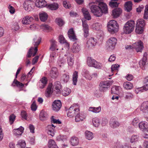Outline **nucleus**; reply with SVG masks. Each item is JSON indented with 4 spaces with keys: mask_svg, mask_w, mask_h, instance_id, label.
<instances>
[{
    "mask_svg": "<svg viewBox=\"0 0 148 148\" xmlns=\"http://www.w3.org/2000/svg\"><path fill=\"white\" fill-rule=\"evenodd\" d=\"M48 146L49 148H58L54 140L50 139L49 140Z\"/></svg>",
    "mask_w": 148,
    "mask_h": 148,
    "instance_id": "39",
    "label": "nucleus"
},
{
    "mask_svg": "<svg viewBox=\"0 0 148 148\" xmlns=\"http://www.w3.org/2000/svg\"><path fill=\"white\" fill-rule=\"evenodd\" d=\"M47 114L46 112L42 110L40 114V119L41 121L46 120L47 118Z\"/></svg>",
    "mask_w": 148,
    "mask_h": 148,
    "instance_id": "42",
    "label": "nucleus"
},
{
    "mask_svg": "<svg viewBox=\"0 0 148 148\" xmlns=\"http://www.w3.org/2000/svg\"><path fill=\"white\" fill-rule=\"evenodd\" d=\"M85 115L84 113H81L79 114L77 113L75 117V121L76 122L82 121L85 118Z\"/></svg>",
    "mask_w": 148,
    "mask_h": 148,
    "instance_id": "33",
    "label": "nucleus"
},
{
    "mask_svg": "<svg viewBox=\"0 0 148 148\" xmlns=\"http://www.w3.org/2000/svg\"><path fill=\"white\" fill-rule=\"evenodd\" d=\"M107 27L108 31L111 34L116 33L119 30V25L117 22L114 20L110 21L108 23Z\"/></svg>",
    "mask_w": 148,
    "mask_h": 148,
    "instance_id": "2",
    "label": "nucleus"
},
{
    "mask_svg": "<svg viewBox=\"0 0 148 148\" xmlns=\"http://www.w3.org/2000/svg\"><path fill=\"white\" fill-rule=\"evenodd\" d=\"M47 8L51 10H55L58 9V5L57 3H54L53 4H48L47 5Z\"/></svg>",
    "mask_w": 148,
    "mask_h": 148,
    "instance_id": "43",
    "label": "nucleus"
},
{
    "mask_svg": "<svg viewBox=\"0 0 148 148\" xmlns=\"http://www.w3.org/2000/svg\"><path fill=\"white\" fill-rule=\"evenodd\" d=\"M110 125L111 127L114 128L119 127L120 123L118 121L117 118L112 117L110 120Z\"/></svg>",
    "mask_w": 148,
    "mask_h": 148,
    "instance_id": "17",
    "label": "nucleus"
},
{
    "mask_svg": "<svg viewBox=\"0 0 148 148\" xmlns=\"http://www.w3.org/2000/svg\"><path fill=\"white\" fill-rule=\"evenodd\" d=\"M35 5L37 7L41 8L45 7L47 5V3L45 0H36Z\"/></svg>",
    "mask_w": 148,
    "mask_h": 148,
    "instance_id": "20",
    "label": "nucleus"
},
{
    "mask_svg": "<svg viewBox=\"0 0 148 148\" xmlns=\"http://www.w3.org/2000/svg\"><path fill=\"white\" fill-rule=\"evenodd\" d=\"M57 71L56 68H52L49 73L50 76L52 78H55L57 77Z\"/></svg>",
    "mask_w": 148,
    "mask_h": 148,
    "instance_id": "40",
    "label": "nucleus"
},
{
    "mask_svg": "<svg viewBox=\"0 0 148 148\" xmlns=\"http://www.w3.org/2000/svg\"><path fill=\"white\" fill-rule=\"evenodd\" d=\"M123 95L124 98L126 99H130L134 97V95L131 92H125Z\"/></svg>",
    "mask_w": 148,
    "mask_h": 148,
    "instance_id": "55",
    "label": "nucleus"
},
{
    "mask_svg": "<svg viewBox=\"0 0 148 148\" xmlns=\"http://www.w3.org/2000/svg\"><path fill=\"white\" fill-rule=\"evenodd\" d=\"M58 57V55L54 51H52L50 55V61L51 62H54V60Z\"/></svg>",
    "mask_w": 148,
    "mask_h": 148,
    "instance_id": "46",
    "label": "nucleus"
},
{
    "mask_svg": "<svg viewBox=\"0 0 148 148\" xmlns=\"http://www.w3.org/2000/svg\"><path fill=\"white\" fill-rule=\"evenodd\" d=\"M56 23L60 26H62L64 24L63 20L61 18H57L56 20Z\"/></svg>",
    "mask_w": 148,
    "mask_h": 148,
    "instance_id": "60",
    "label": "nucleus"
},
{
    "mask_svg": "<svg viewBox=\"0 0 148 148\" xmlns=\"http://www.w3.org/2000/svg\"><path fill=\"white\" fill-rule=\"evenodd\" d=\"M143 31V27H142L138 26L136 25L135 31L136 33L138 34H140L142 33Z\"/></svg>",
    "mask_w": 148,
    "mask_h": 148,
    "instance_id": "58",
    "label": "nucleus"
},
{
    "mask_svg": "<svg viewBox=\"0 0 148 148\" xmlns=\"http://www.w3.org/2000/svg\"><path fill=\"white\" fill-rule=\"evenodd\" d=\"M113 83V81L109 80L101 82L99 85L100 86V90L101 92L106 91Z\"/></svg>",
    "mask_w": 148,
    "mask_h": 148,
    "instance_id": "6",
    "label": "nucleus"
},
{
    "mask_svg": "<svg viewBox=\"0 0 148 148\" xmlns=\"http://www.w3.org/2000/svg\"><path fill=\"white\" fill-rule=\"evenodd\" d=\"M122 12V10L120 8H116L112 12V14L114 18L118 17Z\"/></svg>",
    "mask_w": 148,
    "mask_h": 148,
    "instance_id": "28",
    "label": "nucleus"
},
{
    "mask_svg": "<svg viewBox=\"0 0 148 148\" xmlns=\"http://www.w3.org/2000/svg\"><path fill=\"white\" fill-rule=\"evenodd\" d=\"M117 40L114 37L110 38L107 42V47L110 49L113 50L114 48L117 43Z\"/></svg>",
    "mask_w": 148,
    "mask_h": 148,
    "instance_id": "8",
    "label": "nucleus"
},
{
    "mask_svg": "<svg viewBox=\"0 0 148 148\" xmlns=\"http://www.w3.org/2000/svg\"><path fill=\"white\" fill-rule=\"evenodd\" d=\"M123 86L124 88L128 90L132 89L133 87L132 84L130 82H124Z\"/></svg>",
    "mask_w": 148,
    "mask_h": 148,
    "instance_id": "49",
    "label": "nucleus"
},
{
    "mask_svg": "<svg viewBox=\"0 0 148 148\" xmlns=\"http://www.w3.org/2000/svg\"><path fill=\"white\" fill-rule=\"evenodd\" d=\"M41 28L45 31L47 32L50 29V27L48 25L43 24L41 25Z\"/></svg>",
    "mask_w": 148,
    "mask_h": 148,
    "instance_id": "63",
    "label": "nucleus"
},
{
    "mask_svg": "<svg viewBox=\"0 0 148 148\" xmlns=\"http://www.w3.org/2000/svg\"><path fill=\"white\" fill-rule=\"evenodd\" d=\"M68 65L72 66L73 64V56L72 54H69L67 55Z\"/></svg>",
    "mask_w": 148,
    "mask_h": 148,
    "instance_id": "30",
    "label": "nucleus"
},
{
    "mask_svg": "<svg viewBox=\"0 0 148 148\" xmlns=\"http://www.w3.org/2000/svg\"><path fill=\"white\" fill-rule=\"evenodd\" d=\"M79 111L78 106L76 104L72 105L68 110L67 113L68 116L70 117L74 116L75 114H77Z\"/></svg>",
    "mask_w": 148,
    "mask_h": 148,
    "instance_id": "4",
    "label": "nucleus"
},
{
    "mask_svg": "<svg viewBox=\"0 0 148 148\" xmlns=\"http://www.w3.org/2000/svg\"><path fill=\"white\" fill-rule=\"evenodd\" d=\"M78 77V72L75 71L73 75V84L74 85H76L77 82Z\"/></svg>",
    "mask_w": 148,
    "mask_h": 148,
    "instance_id": "51",
    "label": "nucleus"
},
{
    "mask_svg": "<svg viewBox=\"0 0 148 148\" xmlns=\"http://www.w3.org/2000/svg\"><path fill=\"white\" fill-rule=\"evenodd\" d=\"M52 87L53 85L51 83H50L48 85L45 93V96L46 97H50L52 93L55 95H56L57 94L56 93V92L55 93H53V92L54 90H53V88L52 90Z\"/></svg>",
    "mask_w": 148,
    "mask_h": 148,
    "instance_id": "16",
    "label": "nucleus"
},
{
    "mask_svg": "<svg viewBox=\"0 0 148 148\" xmlns=\"http://www.w3.org/2000/svg\"><path fill=\"white\" fill-rule=\"evenodd\" d=\"M82 11L84 18L88 20H90L91 16L88 10L86 8H83Z\"/></svg>",
    "mask_w": 148,
    "mask_h": 148,
    "instance_id": "26",
    "label": "nucleus"
},
{
    "mask_svg": "<svg viewBox=\"0 0 148 148\" xmlns=\"http://www.w3.org/2000/svg\"><path fill=\"white\" fill-rule=\"evenodd\" d=\"M97 41L96 39L93 37L90 38L87 40L86 47L88 48H90L92 47L95 46Z\"/></svg>",
    "mask_w": 148,
    "mask_h": 148,
    "instance_id": "15",
    "label": "nucleus"
},
{
    "mask_svg": "<svg viewBox=\"0 0 148 148\" xmlns=\"http://www.w3.org/2000/svg\"><path fill=\"white\" fill-rule=\"evenodd\" d=\"M89 110L94 113H97L100 112L101 111V108L100 106L96 108L95 107H90L89 108Z\"/></svg>",
    "mask_w": 148,
    "mask_h": 148,
    "instance_id": "48",
    "label": "nucleus"
},
{
    "mask_svg": "<svg viewBox=\"0 0 148 148\" xmlns=\"http://www.w3.org/2000/svg\"><path fill=\"white\" fill-rule=\"evenodd\" d=\"M89 5L91 12L96 17H100L103 13H108L107 6L101 0H96L90 3Z\"/></svg>",
    "mask_w": 148,
    "mask_h": 148,
    "instance_id": "1",
    "label": "nucleus"
},
{
    "mask_svg": "<svg viewBox=\"0 0 148 148\" xmlns=\"http://www.w3.org/2000/svg\"><path fill=\"white\" fill-rule=\"evenodd\" d=\"M51 45L50 48L51 50L53 51L55 50L56 47V42L53 39L51 40Z\"/></svg>",
    "mask_w": 148,
    "mask_h": 148,
    "instance_id": "54",
    "label": "nucleus"
},
{
    "mask_svg": "<svg viewBox=\"0 0 148 148\" xmlns=\"http://www.w3.org/2000/svg\"><path fill=\"white\" fill-rule=\"evenodd\" d=\"M82 22L83 30L84 32V35L85 37H87L89 35L88 25L85 21L82 20Z\"/></svg>",
    "mask_w": 148,
    "mask_h": 148,
    "instance_id": "13",
    "label": "nucleus"
},
{
    "mask_svg": "<svg viewBox=\"0 0 148 148\" xmlns=\"http://www.w3.org/2000/svg\"><path fill=\"white\" fill-rule=\"evenodd\" d=\"M82 74L84 77L89 80H91L92 79V77L90 74L89 71L85 69L83 70Z\"/></svg>",
    "mask_w": 148,
    "mask_h": 148,
    "instance_id": "31",
    "label": "nucleus"
},
{
    "mask_svg": "<svg viewBox=\"0 0 148 148\" xmlns=\"http://www.w3.org/2000/svg\"><path fill=\"white\" fill-rule=\"evenodd\" d=\"M144 18L145 19L148 18V5H146L145 6Z\"/></svg>",
    "mask_w": 148,
    "mask_h": 148,
    "instance_id": "62",
    "label": "nucleus"
},
{
    "mask_svg": "<svg viewBox=\"0 0 148 148\" xmlns=\"http://www.w3.org/2000/svg\"><path fill=\"white\" fill-rule=\"evenodd\" d=\"M145 25V21L142 19H140L137 21L136 25L138 26L142 27H143Z\"/></svg>",
    "mask_w": 148,
    "mask_h": 148,
    "instance_id": "50",
    "label": "nucleus"
},
{
    "mask_svg": "<svg viewBox=\"0 0 148 148\" xmlns=\"http://www.w3.org/2000/svg\"><path fill=\"white\" fill-rule=\"evenodd\" d=\"M81 49L80 45L77 43H74L71 47V50L74 53H77L79 52Z\"/></svg>",
    "mask_w": 148,
    "mask_h": 148,
    "instance_id": "19",
    "label": "nucleus"
},
{
    "mask_svg": "<svg viewBox=\"0 0 148 148\" xmlns=\"http://www.w3.org/2000/svg\"><path fill=\"white\" fill-rule=\"evenodd\" d=\"M112 1L109 3V5L112 8L118 6L119 3L116 2V0H111Z\"/></svg>",
    "mask_w": 148,
    "mask_h": 148,
    "instance_id": "59",
    "label": "nucleus"
},
{
    "mask_svg": "<svg viewBox=\"0 0 148 148\" xmlns=\"http://www.w3.org/2000/svg\"><path fill=\"white\" fill-rule=\"evenodd\" d=\"M33 48L32 47L29 49L28 52L27 53V58L26 59V60L25 61V63L27 66H28L29 65H30L31 64L30 59H29L28 58H30L32 55V53L31 52V50Z\"/></svg>",
    "mask_w": 148,
    "mask_h": 148,
    "instance_id": "38",
    "label": "nucleus"
},
{
    "mask_svg": "<svg viewBox=\"0 0 148 148\" xmlns=\"http://www.w3.org/2000/svg\"><path fill=\"white\" fill-rule=\"evenodd\" d=\"M47 79L46 77H43L40 81L39 88L42 89L45 88L47 84Z\"/></svg>",
    "mask_w": 148,
    "mask_h": 148,
    "instance_id": "23",
    "label": "nucleus"
},
{
    "mask_svg": "<svg viewBox=\"0 0 148 148\" xmlns=\"http://www.w3.org/2000/svg\"><path fill=\"white\" fill-rule=\"evenodd\" d=\"M121 87L119 86H113L111 88L112 93H114L117 95L119 94V92L121 91Z\"/></svg>",
    "mask_w": 148,
    "mask_h": 148,
    "instance_id": "29",
    "label": "nucleus"
},
{
    "mask_svg": "<svg viewBox=\"0 0 148 148\" xmlns=\"http://www.w3.org/2000/svg\"><path fill=\"white\" fill-rule=\"evenodd\" d=\"M140 121L138 117H136L132 121V124L135 127H138Z\"/></svg>",
    "mask_w": 148,
    "mask_h": 148,
    "instance_id": "56",
    "label": "nucleus"
},
{
    "mask_svg": "<svg viewBox=\"0 0 148 148\" xmlns=\"http://www.w3.org/2000/svg\"><path fill=\"white\" fill-rule=\"evenodd\" d=\"M34 2L32 1L26 0L23 4L24 8L26 10L28 11L33 9Z\"/></svg>",
    "mask_w": 148,
    "mask_h": 148,
    "instance_id": "11",
    "label": "nucleus"
},
{
    "mask_svg": "<svg viewBox=\"0 0 148 148\" xmlns=\"http://www.w3.org/2000/svg\"><path fill=\"white\" fill-rule=\"evenodd\" d=\"M135 26L134 21L131 20L128 21L124 25L123 27V31L126 34H129L134 30Z\"/></svg>",
    "mask_w": 148,
    "mask_h": 148,
    "instance_id": "3",
    "label": "nucleus"
},
{
    "mask_svg": "<svg viewBox=\"0 0 148 148\" xmlns=\"http://www.w3.org/2000/svg\"><path fill=\"white\" fill-rule=\"evenodd\" d=\"M59 40L60 43L65 44L66 47L67 49H69V44L66 42L62 35H60V36L59 37Z\"/></svg>",
    "mask_w": 148,
    "mask_h": 148,
    "instance_id": "41",
    "label": "nucleus"
},
{
    "mask_svg": "<svg viewBox=\"0 0 148 148\" xmlns=\"http://www.w3.org/2000/svg\"><path fill=\"white\" fill-rule=\"evenodd\" d=\"M41 40V38L39 37H36L34 38L33 39V45L34 46V47H31L30 48L32 47L33 49H32L31 50V52L32 53V51L34 50V52L33 53L32 56H34L36 54L37 51L38 46L39 45Z\"/></svg>",
    "mask_w": 148,
    "mask_h": 148,
    "instance_id": "7",
    "label": "nucleus"
},
{
    "mask_svg": "<svg viewBox=\"0 0 148 148\" xmlns=\"http://www.w3.org/2000/svg\"><path fill=\"white\" fill-rule=\"evenodd\" d=\"M138 126L141 130L143 131L148 127V123L145 121H142L139 123Z\"/></svg>",
    "mask_w": 148,
    "mask_h": 148,
    "instance_id": "37",
    "label": "nucleus"
},
{
    "mask_svg": "<svg viewBox=\"0 0 148 148\" xmlns=\"http://www.w3.org/2000/svg\"><path fill=\"white\" fill-rule=\"evenodd\" d=\"M24 130L23 127L21 126L19 128L14 129L13 132L16 136L21 135L23 133Z\"/></svg>",
    "mask_w": 148,
    "mask_h": 148,
    "instance_id": "34",
    "label": "nucleus"
},
{
    "mask_svg": "<svg viewBox=\"0 0 148 148\" xmlns=\"http://www.w3.org/2000/svg\"><path fill=\"white\" fill-rule=\"evenodd\" d=\"M33 20V17L27 16L23 18L22 23L23 24H29Z\"/></svg>",
    "mask_w": 148,
    "mask_h": 148,
    "instance_id": "22",
    "label": "nucleus"
},
{
    "mask_svg": "<svg viewBox=\"0 0 148 148\" xmlns=\"http://www.w3.org/2000/svg\"><path fill=\"white\" fill-rule=\"evenodd\" d=\"M18 144L21 148H24L26 145L25 141L23 140H20L18 141Z\"/></svg>",
    "mask_w": 148,
    "mask_h": 148,
    "instance_id": "64",
    "label": "nucleus"
},
{
    "mask_svg": "<svg viewBox=\"0 0 148 148\" xmlns=\"http://www.w3.org/2000/svg\"><path fill=\"white\" fill-rule=\"evenodd\" d=\"M51 123L54 124H60L61 122L59 119H56L55 118L54 116H52L51 118Z\"/></svg>",
    "mask_w": 148,
    "mask_h": 148,
    "instance_id": "61",
    "label": "nucleus"
},
{
    "mask_svg": "<svg viewBox=\"0 0 148 148\" xmlns=\"http://www.w3.org/2000/svg\"><path fill=\"white\" fill-rule=\"evenodd\" d=\"M87 62L88 66L97 69H101L102 66V65L101 63L97 62L96 60L90 57L87 58Z\"/></svg>",
    "mask_w": 148,
    "mask_h": 148,
    "instance_id": "5",
    "label": "nucleus"
},
{
    "mask_svg": "<svg viewBox=\"0 0 148 148\" xmlns=\"http://www.w3.org/2000/svg\"><path fill=\"white\" fill-rule=\"evenodd\" d=\"M133 48L135 49L137 52H141L144 48L143 43L140 40L132 44Z\"/></svg>",
    "mask_w": 148,
    "mask_h": 148,
    "instance_id": "9",
    "label": "nucleus"
},
{
    "mask_svg": "<svg viewBox=\"0 0 148 148\" xmlns=\"http://www.w3.org/2000/svg\"><path fill=\"white\" fill-rule=\"evenodd\" d=\"M61 106V103L60 100L55 101L52 104L53 110L56 111H58L60 109Z\"/></svg>",
    "mask_w": 148,
    "mask_h": 148,
    "instance_id": "18",
    "label": "nucleus"
},
{
    "mask_svg": "<svg viewBox=\"0 0 148 148\" xmlns=\"http://www.w3.org/2000/svg\"><path fill=\"white\" fill-rule=\"evenodd\" d=\"M62 86L61 83L59 81H56L54 84L53 88H54V93L59 94L61 92Z\"/></svg>",
    "mask_w": 148,
    "mask_h": 148,
    "instance_id": "14",
    "label": "nucleus"
},
{
    "mask_svg": "<svg viewBox=\"0 0 148 148\" xmlns=\"http://www.w3.org/2000/svg\"><path fill=\"white\" fill-rule=\"evenodd\" d=\"M85 134L86 138L88 140H91L93 138L92 133L90 131H86L85 132Z\"/></svg>",
    "mask_w": 148,
    "mask_h": 148,
    "instance_id": "47",
    "label": "nucleus"
},
{
    "mask_svg": "<svg viewBox=\"0 0 148 148\" xmlns=\"http://www.w3.org/2000/svg\"><path fill=\"white\" fill-rule=\"evenodd\" d=\"M57 129V127L56 126H55L52 124L47 125L46 128V131L49 135L53 137L54 135V133Z\"/></svg>",
    "mask_w": 148,
    "mask_h": 148,
    "instance_id": "10",
    "label": "nucleus"
},
{
    "mask_svg": "<svg viewBox=\"0 0 148 148\" xmlns=\"http://www.w3.org/2000/svg\"><path fill=\"white\" fill-rule=\"evenodd\" d=\"M147 54L146 52L144 53L142 59L139 62L140 67L143 70H144L146 66Z\"/></svg>",
    "mask_w": 148,
    "mask_h": 148,
    "instance_id": "12",
    "label": "nucleus"
},
{
    "mask_svg": "<svg viewBox=\"0 0 148 148\" xmlns=\"http://www.w3.org/2000/svg\"><path fill=\"white\" fill-rule=\"evenodd\" d=\"M92 123L93 125L96 127H97L99 125L100 121L98 118L95 117L93 119Z\"/></svg>",
    "mask_w": 148,
    "mask_h": 148,
    "instance_id": "53",
    "label": "nucleus"
},
{
    "mask_svg": "<svg viewBox=\"0 0 148 148\" xmlns=\"http://www.w3.org/2000/svg\"><path fill=\"white\" fill-rule=\"evenodd\" d=\"M145 91V90L143 86L142 87L136 88H135V92L136 94L141 93Z\"/></svg>",
    "mask_w": 148,
    "mask_h": 148,
    "instance_id": "57",
    "label": "nucleus"
},
{
    "mask_svg": "<svg viewBox=\"0 0 148 148\" xmlns=\"http://www.w3.org/2000/svg\"><path fill=\"white\" fill-rule=\"evenodd\" d=\"M140 110L143 112L148 114V101L143 103L141 105Z\"/></svg>",
    "mask_w": 148,
    "mask_h": 148,
    "instance_id": "24",
    "label": "nucleus"
},
{
    "mask_svg": "<svg viewBox=\"0 0 148 148\" xmlns=\"http://www.w3.org/2000/svg\"><path fill=\"white\" fill-rule=\"evenodd\" d=\"M101 24L98 22L93 24L92 25V28L94 30H100L102 28Z\"/></svg>",
    "mask_w": 148,
    "mask_h": 148,
    "instance_id": "36",
    "label": "nucleus"
},
{
    "mask_svg": "<svg viewBox=\"0 0 148 148\" xmlns=\"http://www.w3.org/2000/svg\"><path fill=\"white\" fill-rule=\"evenodd\" d=\"M39 17L42 21L45 22L47 19L48 15L47 13L44 12H41L39 13Z\"/></svg>",
    "mask_w": 148,
    "mask_h": 148,
    "instance_id": "35",
    "label": "nucleus"
},
{
    "mask_svg": "<svg viewBox=\"0 0 148 148\" xmlns=\"http://www.w3.org/2000/svg\"><path fill=\"white\" fill-rule=\"evenodd\" d=\"M21 69V68H18V69L16 74L15 78L13 81V83H15L16 86L22 88L24 86V84L21 83H20L17 80H16V79Z\"/></svg>",
    "mask_w": 148,
    "mask_h": 148,
    "instance_id": "21",
    "label": "nucleus"
},
{
    "mask_svg": "<svg viewBox=\"0 0 148 148\" xmlns=\"http://www.w3.org/2000/svg\"><path fill=\"white\" fill-rule=\"evenodd\" d=\"M139 140V136L137 135H133L130 138L131 143L135 144Z\"/></svg>",
    "mask_w": 148,
    "mask_h": 148,
    "instance_id": "32",
    "label": "nucleus"
},
{
    "mask_svg": "<svg viewBox=\"0 0 148 148\" xmlns=\"http://www.w3.org/2000/svg\"><path fill=\"white\" fill-rule=\"evenodd\" d=\"M132 4L130 1L125 3V10L127 12H130L132 10Z\"/></svg>",
    "mask_w": 148,
    "mask_h": 148,
    "instance_id": "44",
    "label": "nucleus"
},
{
    "mask_svg": "<svg viewBox=\"0 0 148 148\" xmlns=\"http://www.w3.org/2000/svg\"><path fill=\"white\" fill-rule=\"evenodd\" d=\"M68 36L69 38L73 41L76 40V36L73 28L69 29L68 32Z\"/></svg>",
    "mask_w": 148,
    "mask_h": 148,
    "instance_id": "27",
    "label": "nucleus"
},
{
    "mask_svg": "<svg viewBox=\"0 0 148 148\" xmlns=\"http://www.w3.org/2000/svg\"><path fill=\"white\" fill-rule=\"evenodd\" d=\"M71 144L73 146H76L79 145V141L78 138L76 136L71 137L70 140Z\"/></svg>",
    "mask_w": 148,
    "mask_h": 148,
    "instance_id": "25",
    "label": "nucleus"
},
{
    "mask_svg": "<svg viewBox=\"0 0 148 148\" xmlns=\"http://www.w3.org/2000/svg\"><path fill=\"white\" fill-rule=\"evenodd\" d=\"M71 92L70 89L67 88H65L62 91V95L64 96H66L69 94Z\"/></svg>",
    "mask_w": 148,
    "mask_h": 148,
    "instance_id": "52",
    "label": "nucleus"
},
{
    "mask_svg": "<svg viewBox=\"0 0 148 148\" xmlns=\"http://www.w3.org/2000/svg\"><path fill=\"white\" fill-rule=\"evenodd\" d=\"M69 74L68 73L63 75L61 77V80L64 83L67 82L69 80Z\"/></svg>",
    "mask_w": 148,
    "mask_h": 148,
    "instance_id": "45",
    "label": "nucleus"
}]
</instances>
